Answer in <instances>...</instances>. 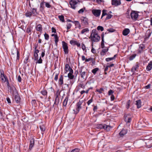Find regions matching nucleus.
Listing matches in <instances>:
<instances>
[{"label": "nucleus", "mask_w": 152, "mask_h": 152, "mask_svg": "<svg viewBox=\"0 0 152 152\" xmlns=\"http://www.w3.org/2000/svg\"><path fill=\"white\" fill-rule=\"evenodd\" d=\"M14 95L15 99V101L18 103H19L20 102V99L19 95L18 94H15Z\"/></svg>", "instance_id": "4468645a"}, {"label": "nucleus", "mask_w": 152, "mask_h": 152, "mask_svg": "<svg viewBox=\"0 0 152 152\" xmlns=\"http://www.w3.org/2000/svg\"><path fill=\"white\" fill-rule=\"evenodd\" d=\"M138 65H136L132 68V72H134L135 71L137 70V69H138Z\"/></svg>", "instance_id": "cd10ccee"}, {"label": "nucleus", "mask_w": 152, "mask_h": 152, "mask_svg": "<svg viewBox=\"0 0 152 152\" xmlns=\"http://www.w3.org/2000/svg\"><path fill=\"white\" fill-rule=\"evenodd\" d=\"M55 74V75L54 77V80L56 81H57L58 79V76L59 74V73H54Z\"/></svg>", "instance_id": "37998d69"}, {"label": "nucleus", "mask_w": 152, "mask_h": 152, "mask_svg": "<svg viewBox=\"0 0 152 152\" xmlns=\"http://www.w3.org/2000/svg\"><path fill=\"white\" fill-rule=\"evenodd\" d=\"M59 100L58 97H56L54 104H58L59 102Z\"/></svg>", "instance_id": "c03bdc74"}, {"label": "nucleus", "mask_w": 152, "mask_h": 152, "mask_svg": "<svg viewBox=\"0 0 152 152\" xmlns=\"http://www.w3.org/2000/svg\"><path fill=\"white\" fill-rule=\"evenodd\" d=\"M80 75L81 77L84 79L85 78H86V72H82V70L80 71Z\"/></svg>", "instance_id": "412c9836"}, {"label": "nucleus", "mask_w": 152, "mask_h": 152, "mask_svg": "<svg viewBox=\"0 0 152 152\" xmlns=\"http://www.w3.org/2000/svg\"><path fill=\"white\" fill-rule=\"evenodd\" d=\"M73 70H71V71H70L69 72L68 74V77L70 79H73L74 77V75H73Z\"/></svg>", "instance_id": "dca6fc26"}, {"label": "nucleus", "mask_w": 152, "mask_h": 152, "mask_svg": "<svg viewBox=\"0 0 152 152\" xmlns=\"http://www.w3.org/2000/svg\"><path fill=\"white\" fill-rule=\"evenodd\" d=\"M41 93L43 95H46L47 93V92L46 90L41 91Z\"/></svg>", "instance_id": "a18cd8bd"}, {"label": "nucleus", "mask_w": 152, "mask_h": 152, "mask_svg": "<svg viewBox=\"0 0 152 152\" xmlns=\"http://www.w3.org/2000/svg\"><path fill=\"white\" fill-rule=\"evenodd\" d=\"M120 0H112V4L115 6H118L121 4Z\"/></svg>", "instance_id": "1a4fd4ad"}, {"label": "nucleus", "mask_w": 152, "mask_h": 152, "mask_svg": "<svg viewBox=\"0 0 152 152\" xmlns=\"http://www.w3.org/2000/svg\"><path fill=\"white\" fill-rule=\"evenodd\" d=\"M100 54L101 56H104V49L102 50V51L100 53Z\"/></svg>", "instance_id": "0e129e2a"}, {"label": "nucleus", "mask_w": 152, "mask_h": 152, "mask_svg": "<svg viewBox=\"0 0 152 152\" xmlns=\"http://www.w3.org/2000/svg\"><path fill=\"white\" fill-rule=\"evenodd\" d=\"M127 132V130L125 129H123L119 133L120 135L122 137L126 134Z\"/></svg>", "instance_id": "a211bd4d"}, {"label": "nucleus", "mask_w": 152, "mask_h": 152, "mask_svg": "<svg viewBox=\"0 0 152 152\" xmlns=\"http://www.w3.org/2000/svg\"><path fill=\"white\" fill-rule=\"evenodd\" d=\"M115 31V30L113 29L112 28H110L109 29H107V31H108V32H107L106 33H105V34L107 33H108L109 32H114Z\"/></svg>", "instance_id": "a19ab883"}, {"label": "nucleus", "mask_w": 152, "mask_h": 152, "mask_svg": "<svg viewBox=\"0 0 152 152\" xmlns=\"http://www.w3.org/2000/svg\"><path fill=\"white\" fill-rule=\"evenodd\" d=\"M74 45H77V47H79L80 46V43L77 42V41H75V42H74Z\"/></svg>", "instance_id": "13d9d810"}, {"label": "nucleus", "mask_w": 152, "mask_h": 152, "mask_svg": "<svg viewBox=\"0 0 152 152\" xmlns=\"http://www.w3.org/2000/svg\"><path fill=\"white\" fill-rule=\"evenodd\" d=\"M71 152H79V150L78 148H75L72 150Z\"/></svg>", "instance_id": "6e6d98bb"}, {"label": "nucleus", "mask_w": 152, "mask_h": 152, "mask_svg": "<svg viewBox=\"0 0 152 152\" xmlns=\"http://www.w3.org/2000/svg\"><path fill=\"white\" fill-rule=\"evenodd\" d=\"M89 31V29L88 28H86L83 29L81 31V34H83L85 33L88 32Z\"/></svg>", "instance_id": "c85d7f7f"}, {"label": "nucleus", "mask_w": 152, "mask_h": 152, "mask_svg": "<svg viewBox=\"0 0 152 152\" xmlns=\"http://www.w3.org/2000/svg\"><path fill=\"white\" fill-rule=\"evenodd\" d=\"M0 78L3 82H5L6 81V80L7 79V76L4 75L0 76Z\"/></svg>", "instance_id": "4be33fe9"}, {"label": "nucleus", "mask_w": 152, "mask_h": 152, "mask_svg": "<svg viewBox=\"0 0 152 152\" xmlns=\"http://www.w3.org/2000/svg\"><path fill=\"white\" fill-rule=\"evenodd\" d=\"M42 26L40 24H39L36 27V30L39 31H42Z\"/></svg>", "instance_id": "393cba45"}, {"label": "nucleus", "mask_w": 152, "mask_h": 152, "mask_svg": "<svg viewBox=\"0 0 152 152\" xmlns=\"http://www.w3.org/2000/svg\"><path fill=\"white\" fill-rule=\"evenodd\" d=\"M152 32V31L151 30L148 29V30H147L145 33V38H148L149 37L151 36Z\"/></svg>", "instance_id": "9b49d317"}, {"label": "nucleus", "mask_w": 152, "mask_h": 152, "mask_svg": "<svg viewBox=\"0 0 152 152\" xmlns=\"http://www.w3.org/2000/svg\"><path fill=\"white\" fill-rule=\"evenodd\" d=\"M58 84L61 86L63 84V77L62 75H61L58 80Z\"/></svg>", "instance_id": "aec40b11"}, {"label": "nucleus", "mask_w": 152, "mask_h": 152, "mask_svg": "<svg viewBox=\"0 0 152 152\" xmlns=\"http://www.w3.org/2000/svg\"><path fill=\"white\" fill-rule=\"evenodd\" d=\"M125 117V121L127 123H130L131 121V117L129 115H127L126 116H124Z\"/></svg>", "instance_id": "f8f14e48"}, {"label": "nucleus", "mask_w": 152, "mask_h": 152, "mask_svg": "<svg viewBox=\"0 0 152 152\" xmlns=\"http://www.w3.org/2000/svg\"><path fill=\"white\" fill-rule=\"evenodd\" d=\"M45 3V2L43 1L40 4V7L41 8H42L43 9V8L44 7V4Z\"/></svg>", "instance_id": "09e8293b"}, {"label": "nucleus", "mask_w": 152, "mask_h": 152, "mask_svg": "<svg viewBox=\"0 0 152 152\" xmlns=\"http://www.w3.org/2000/svg\"><path fill=\"white\" fill-rule=\"evenodd\" d=\"M31 103L32 105L35 106L36 104V102L35 100L33 99L32 100Z\"/></svg>", "instance_id": "de8ad7c7"}, {"label": "nucleus", "mask_w": 152, "mask_h": 152, "mask_svg": "<svg viewBox=\"0 0 152 152\" xmlns=\"http://www.w3.org/2000/svg\"><path fill=\"white\" fill-rule=\"evenodd\" d=\"M152 68V60L150 61L148 63V66L146 67V70L147 71H149L151 70Z\"/></svg>", "instance_id": "2eb2a0df"}, {"label": "nucleus", "mask_w": 152, "mask_h": 152, "mask_svg": "<svg viewBox=\"0 0 152 152\" xmlns=\"http://www.w3.org/2000/svg\"><path fill=\"white\" fill-rule=\"evenodd\" d=\"M54 39L55 44L57 45L59 40L58 37L57 35V36H56V37H54Z\"/></svg>", "instance_id": "4c0bfd02"}, {"label": "nucleus", "mask_w": 152, "mask_h": 152, "mask_svg": "<svg viewBox=\"0 0 152 152\" xmlns=\"http://www.w3.org/2000/svg\"><path fill=\"white\" fill-rule=\"evenodd\" d=\"M60 95V91L59 90H58L56 94V97H58V96Z\"/></svg>", "instance_id": "864d4df0"}, {"label": "nucleus", "mask_w": 152, "mask_h": 152, "mask_svg": "<svg viewBox=\"0 0 152 152\" xmlns=\"http://www.w3.org/2000/svg\"><path fill=\"white\" fill-rule=\"evenodd\" d=\"M93 102V99L92 98L91 99L88 100L87 102V104L88 105H89L90 104Z\"/></svg>", "instance_id": "052dcab7"}, {"label": "nucleus", "mask_w": 152, "mask_h": 152, "mask_svg": "<svg viewBox=\"0 0 152 152\" xmlns=\"http://www.w3.org/2000/svg\"><path fill=\"white\" fill-rule=\"evenodd\" d=\"M42 60L41 58V57H40L39 59L38 60L37 62L36 63H38L39 64H41L42 63Z\"/></svg>", "instance_id": "bf43d9fd"}, {"label": "nucleus", "mask_w": 152, "mask_h": 152, "mask_svg": "<svg viewBox=\"0 0 152 152\" xmlns=\"http://www.w3.org/2000/svg\"><path fill=\"white\" fill-rule=\"evenodd\" d=\"M92 41L97 42L99 41L100 37L98 35L97 31L95 29H93L91 31V36L89 38Z\"/></svg>", "instance_id": "f257e3e1"}, {"label": "nucleus", "mask_w": 152, "mask_h": 152, "mask_svg": "<svg viewBox=\"0 0 152 152\" xmlns=\"http://www.w3.org/2000/svg\"><path fill=\"white\" fill-rule=\"evenodd\" d=\"M92 12L95 16L98 17L100 15L101 10H100L94 9L92 10Z\"/></svg>", "instance_id": "423d86ee"}, {"label": "nucleus", "mask_w": 152, "mask_h": 152, "mask_svg": "<svg viewBox=\"0 0 152 152\" xmlns=\"http://www.w3.org/2000/svg\"><path fill=\"white\" fill-rule=\"evenodd\" d=\"M65 71L66 72L65 73H66L68 72H70V71H71V70H72V69H71L69 64H66L65 66Z\"/></svg>", "instance_id": "ddd939ff"}, {"label": "nucleus", "mask_w": 152, "mask_h": 152, "mask_svg": "<svg viewBox=\"0 0 152 152\" xmlns=\"http://www.w3.org/2000/svg\"><path fill=\"white\" fill-rule=\"evenodd\" d=\"M79 2V1L78 0H71L69 2V4L71 8L75 9Z\"/></svg>", "instance_id": "7ed1b4c3"}, {"label": "nucleus", "mask_w": 152, "mask_h": 152, "mask_svg": "<svg viewBox=\"0 0 152 152\" xmlns=\"http://www.w3.org/2000/svg\"><path fill=\"white\" fill-rule=\"evenodd\" d=\"M25 15H26V16L27 17H31L32 16V14L31 12H29V11H27Z\"/></svg>", "instance_id": "2f4dec72"}, {"label": "nucleus", "mask_w": 152, "mask_h": 152, "mask_svg": "<svg viewBox=\"0 0 152 152\" xmlns=\"http://www.w3.org/2000/svg\"><path fill=\"white\" fill-rule=\"evenodd\" d=\"M113 91L112 90H110L108 91V95H112V94L113 93Z\"/></svg>", "instance_id": "e2e57ef3"}, {"label": "nucleus", "mask_w": 152, "mask_h": 152, "mask_svg": "<svg viewBox=\"0 0 152 152\" xmlns=\"http://www.w3.org/2000/svg\"><path fill=\"white\" fill-rule=\"evenodd\" d=\"M34 138H32L30 139V145L29 147V149L31 150L34 146Z\"/></svg>", "instance_id": "9d476101"}, {"label": "nucleus", "mask_w": 152, "mask_h": 152, "mask_svg": "<svg viewBox=\"0 0 152 152\" xmlns=\"http://www.w3.org/2000/svg\"><path fill=\"white\" fill-rule=\"evenodd\" d=\"M26 31L28 33L31 32V30L30 28H27L26 29Z\"/></svg>", "instance_id": "774afa93"}, {"label": "nucleus", "mask_w": 152, "mask_h": 152, "mask_svg": "<svg viewBox=\"0 0 152 152\" xmlns=\"http://www.w3.org/2000/svg\"><path fill=\"white\" fill-rule=\"evenodd\" d=\"M72 25L71 24L69 23H68L66 25L67 29L68 30L72 26Z\"/></svg>", "instance_id": "3c124183"}, {"label": "nucleus", "mask_w": 152, "mask_h": 152, "mask_svg": "<svg viewBox=\"0 0 152 152\" xmlns=\"http://www.w3.org/2000/svg\"><path fill=\"white\" fill-rule=\"evenodd\" d=\"M111 126L109 125H106L105 128V130H106L107 131H109L110 129H112Z\"/></svg>", "instance_id": "f704fd0d"}, {"label": "nucleus", "mask_w": 152, "mask_h": 152, "mask_svg": "<svg viewBox=\"0 0 152 152\" xmlns=\"http://www.w3.org/2000/svg\"><path fill=\"white\" fill-rule=\"evenodd\" d=\"M97 29L98 31L100 30L101 31H103L104 30V28L102 26H98L97 27Z\"/></svg>", "instance_id": "e433bc0d"}, {"label": "nucleus", "mask_w": 152, "mask_h": 152, "mask_svg": "<svg viewBox=\"0 0 152 152\" xmlns=\"http://www.w3.org/2000/svg\"><path fill=\"white\" fill-rule=\"evenodd\" d=\"M62 47L65 54H67L69 52L67 44L64 41L62 42Z\"/></svg>", "instance_id": "20e7f679"}, {"label": "nucleus", "mask_w": 152, "mask_h": 152, "mask_svg": "<svg viewBox=\"0 0 152 152\" xmlns=\"http://www.w3.org/2000/svg\"><path fill=\"white\" fill-rule=\"evenodd\" d=\"M34 59L35 60H36L38 59V54H34Z\"/></svg>", "instance_id": "49530a36"}, {"label": "nucleus", "mask_w": 152, "mask_h": 152, "mask_svg": "<svg viewBox=\"0 0 152 152\" xmlns=\"http://www.w3.org/2000/svg\"><path fill=\"white\" fill-rule=\"evenodd\" d=\"M130 102V100H128L127 102L126 107L127 108V109H128L129 107Z\"/></svg>", "instance_id": "4d7b16f0"}, {"label": "nucleus", "mask_w": 152, "mask_h": 152, "mask_svg": "<svg viewBox=\"0 0 152 152\" xmlns=\"http://www.w3.org/2000/svg\"><path fill=\"white\" fill-rule=\"evenodd\" d=\"M72 23L75 24V26H77L80 29H81V26L79 22L78 21H74L72 22Z\"/></svg>", "instance_id": "6ab92c4d"}, {"label": "nucleus", "mask_w": 152, "mask_h": 152, "mask_svg": "<svg viewBox=\"0 0 152 152\" xmlns=\"http://www.w3.org/2000/svg\"><path fill=\"white\" fill-rule=\"evenodd\" d=\"M45 3L46 7L49 8H50L51 7V6L50 5L48 2H45Z\"/></svg>", "instance_id": "603ef678"}, {"label": "nucleus", "mask_w": 152, "mask_h": 152, "mask_svg": "<svg viewBox=\"0 0 152 152\" xmlns=\"http://www.w3.org/2000/svg\"><path fill=\"white\" fill-rule=\"evenodd\" d=\"M129 32L130 30L129 28H125L123 31V34L124 36H126Z\"/></svg>", "instance_id": "f3484780"}, {"label": "nucleus", "mask_w": 152, "mask_h": 152, "mask_svg": "<svg viewBox=\"0 0 152 152\" xmlns=\"http://www.w3.org/2000/svg\"><path fill=\"white\" fill-rule=\"evenodd\" d=\"M6 82H7V88H8V89H9V88L11 87L10 86V85H9V81L8 80V79L7 80H6Z\"/></svg>", "instance_id": "680f3d73"}, {"label": "nucleus", "mask_w": 152, "mask_h": 152, "mask_svg": "<svg viewBox=\"0 0 152 152\" xmlns=\"http://www.w3.org/2000/svg\"><path fill=\"white\" fill-rule=\"evenodd\" d=\"M40 129L41 131L44 132L45 130V126L43 125L40 126Z\"/></svg>", "instance_id": "79ce46f5"}, {"label": "nucleus", "mask_w": 152, "mask_h": 152, "mask_svg": "<svg viewBox=\"0 0 152 152\" xmlns=\"http://www.w3.org/2000/svg\"><path fill=\"white\" fill-rule=\"evenodd\" d=\"M68 101V99L66 98L64 100L63 102V105L64 106H66L67 104V102Z\"/></svg>", "instance_id": "ea45409f"}, {"label": "nucleus", "mask_w": 152, "mask_h": 152, "mask_svg": "<svg viewBox=\"0 0 152 152\" xmlns=\"http://www.w3.org/2000/svg\"><path fill=\"white\" fill-rule=\"evenodd\" d=\"M99 70V69L98 68H95L92 69V72L94 74H95L96 72Z\"/></svg>", "instance_id": "c9c22d12"}, {"label": "nucleus", "mask_w": 152, "mask_h": 152, "mask_svg": "<svg viewBox=\"0 0 152 152\" xmlns=\"http://www.w3.org/2000/svg\"><path fill=\"white\" fill-rule=\"evenodd\" d=\"M136 105L137 106V108H140L141 105V102L140 100H138L136 101Z\"/></svg>", "instance_id": "5701e85b"}, {"label": "nucleus", "mask_w": 152, "mask_h": 152, "mask_svg": "<svg viewBox=\"0 0 152 152\" xmlns=\"http://www.w3.org/2000/svg\"><path fill=\"white\" fill-rule=\"evenodd\" d=\"M113 66H114V64H110L107 65L106 67V68H105V71L106 70H107V69H108V67H112Z\"/></svg>", "instance_id": "8fccbe9b"}, {"label": "nucleus", "mask_w": 152, "mask_h": 152, "mask_svg": "<svg viewBox=\"0 0 152 152\" xmlns=\"http://www.w3.org/2000/svg\"><path fill=\"white\" fill-rule=\"evenodd\" d=\"M44 37L45 39L48 40L49 39V36L48 34L45 33L44 34Z\"/></svg>", "instance_id": "5fc2aeb1"}, {"label": "nucleus", "mask_w": 152, "mask_h": 152, "mask_svg": "<svg viewBox=\"0 0 152 152\" xmlns=\"http://www.w3.org/2000/svg\"><path fill=\"white\" fill-rule=\"evenodd\" d=\"M106 11L105 10V15H107V16L106 17V20H108L111 18L112 17L113 15L110 14H107L106 12Z\"/></svg>", "instance_id": "bb28decb"}, {"label": "nucleus", "mask_w": 152, "mask_h": 152, "mask_svg": "<svg viewBox=\"0 0 152 152\" xmlns=\"http://www.w3.org/2000/svg\"><path fill=\"white\" fill-rule=\"evenodd\" d=\"M37 9L35 8H33L32 9L31 11L32 14L33 15V16H35L36 14H37Z\"/></svg>", "instance_id": "c756f323"}, {"label": "nucleus", "mask_w": 152, "mask_h": 152, "mask_svg": "<svg viewBox=\"0 0 152 152\" xmlns=\"http://www.w3.org/2000/svg\"><path fill=\"white\" fill-rule=\"evenodd\" d=\"M58 17L61 21L62 22H64V17L63 15H59L58 16Z\"/></svg>", "instance_id": "72a5a7b5"}, {"label": "nucleus", "mask_w": 152, "mask_h": 152, "mask_svg": "<svg viewBox=\"0 0 152 152\" xmlns=\"http://www.w3.org/2000/svg\"><path fill=\"white\" fill-rule=\"evenodd\" d=\"M130 15L132 19L134 20H137L138 16V14L135 12V11H132Z\"/></svg>", "instance_id": "0eeeda50"}, {"label": "nucleus", "mask_w": 152, "mask_h": 152, "mask_svg": "<svg viewBox=\"0 0 152 152\" xmlns=\"http://www.w3.org/2000/svg\"><path fill=\"white\" fill-rule=\"evenodd\" d=\"M102 41L101 42V47L102 48H103L104 47V32H103L102 34Z\"/></svg>", "instance_id": "b1692460"}, {"label": "nucleus", "mask_w": 152, "mask_h": 152, "mask_svg": "<svg viewBox=\"0 0 152 152\" xmlns=\"http://www.w3.org/2000/svg\"><path fill=\"white\" fill-rule=\"evenodd\" d=\"M117 56V55H115L114 56L112 57L108 58H106L105 59L107 61H109L114 60L115 59V58Z\"/></svg>", "instance_id": "a878e982"}, {"label": "nucleus", "mask_w": 152, "mask_h": 152, "mask_svg": "<svg viewBox=\"0 0 152 152\" xmlns=\"http://www.w3.org/2000/svg\"><path fill=\"white\" fill-rule=\"evenodd\" d=\"M81 24L84 26H87L88 25V19L86 17H82L81 18Z\"/></svg>", "instance_id": "39448f33"}, {"label": "nucleus", "mask_w": 152, "mask_h": 152, "mask_svg": "<svg viewBox=\"0 0 152 152\" xmlns=\"http://www.w3.org/2000/svg\"><path fill=\"white\" fill-rule=\"evenodd\" d=\"M136 56V54H135L131 55L129 58V60L130 61H132L135 58Z\"/></svg>", "instance_id": "473e14b6"}, {"label": "nucleus", "mask_w": 152, "mask_h": 152, "mask_svg": "<svg viewBox=\"0 0 152 152\" xmlns=\"http://www.w3.org/2000/svg\"><path fill=\"white\" fill-rule=\"evenodd\" d=\"M81 46L82 49L83 50H84L86 49V47L85 45H84V44H82Z\"/></svg>", "instance_id": "338daca9"}, {"label": "nucleus", "mask_w": 152, "mask_h": 152, "mask_svg": "<svg viewBox=\"0 0 152 152\" xmlns=\"http://www.w3.org/2000/svg\"><path fill=\"white\" fill-rule=\"evenodd\" d=\"M9 89L10 90V92L13 95H15L18 94L16 88L13 86H11Z\"/></svg>", "instance_id": "6e6552de"}, {"label": "nucleus", "mask_w": 152, "mask_h": 152, "mask_svg": "<svg viewBox=\"0 0 152 152\" xmlns=\"http://www.w3.org/2000/svg\"><path fill=\"white\" fill-rule=\"evenodd\" d=\"M96 127L97 129H102V128H104V126L103 125L100 124L98 125Z\"/></svg>", "instance_id": "58836bf2"}, {"label": "nucleus", "mask_w": 152, "mask_h": 152, "mask_svg": "<svg viewBox=\"0 0 152 152\" xmlns=\"http://www.w3.org/2000/svg\"><path fill=\"white\" fill-rule=\"evenodd\" d=\"M96 91L98 92L99 94L103 93L104 91V88H101L100 89H98L96 90Z\"/></svg>", "instance_id": "7c9ffc66"}, {"label": "nucleus", "mask_w": 152, "mask_h": 152, "mask_svg": "<svg viewBox=\"0 0 152 152\" xmlns=\"http://www.w3.org/2000/svg\"><path fill=\"white\" fill-rule=\"evenodd\" d=\"M83 104V105H85L86 103L84 101L82 100H80L76 104V110H73L74 111V113L75 114H76L78 113L80 109L82 108L81 105Z\"/></svg>", "instance_id": "f03ea898"}, {"label": "nucleus", "mask_w": 152, "mask_h": 152, "mask_svg": "<svg viewBox=\"0 0 152 152\" xmlns=\"http://www.w3.org/2000/svg\"><path fill=\"white\" fill-rule=\"evenodd\" d=\"M84 11V9L83 8H82L80 9L78 11V12L79 13H83Z\"/></svg>", "instance_id": "69168bd1"}]
</instances>
